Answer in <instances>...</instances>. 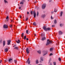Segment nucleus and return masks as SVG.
<instances>
[{
  "label": "nucleus",
  "mask_w": 65,
  "mask_h": 65,
  "mask_svg": "<svg viewBox=\"0 0 65 65\" xmlns=\"http://www.w3.org/2000/svg\"><path fill=\"white\" fill-rule=\"evenodd\" d=\"M43 29L45 31H50L51 28L50 27L47 28L46 26H44L43 27Z\"/></svg>",
  "instance_id": "1"
},
{
  "label": "nucleus",
  "mask_w": 65,
  "mask_h": 65,
  "mask_svg": "<svg viewBox=\"0 0 65 65\" xmlns=\"http://www.w3.org/2000/svg\"><path fill=\"white\" fill-rule=\"evenodd\" d=\"M47 43L46 44V45H49L50 44H51L52 43H53V41H52L51 40H49V39H48L47 40Z\"/></svg>",
  "instance_id": "2"
},
{
  "label": "nucleus",
  "mask_w": 65,
  "mask_h": 65,
  "mask_svg": "<svg viewBox=\"0 0 65 65\" xmlns=\"http://www.w3.org/2000/svg\"><path fill=\"white\" fill-rule=\"evenodd\" d=\"M45 7H46V4H43L42 8L43 9H44L45 8Z\"/></svg>",
  "instance_id": "3"
},
{
  "label": "nucleus",
  "mask_w": 65,
  "mask_h": 65,
  "mask_svg": "<svg viewBox=\"0 0 65 65\" xmlns=\"http://www.w3.org/2000/svg\"><path fill=\"white\" fill-rule=\"evenodd\" d=\"M3 28L4 29H7L8 28V25L6 24H4L3 26Z\"/></svg>",
  "instance_id": "4"
},
{
  "label": "nucleus",
  "mask_w": 65,
  "mask_h": 65,
  "mask_svg": "<svg viewBox=\"0 0 65 65\" xmlns=\"http://www.w3.org/2000/svg\"><path fill=\"white\" fill-rule=\"evenodd\" d=\"M33 14H34V18H36V12H35V11H34L33 12Z\"/></svg>",
  "instance_id": "5"
},
{
  "label": "nucleus",
  "mask_w": 65,
  "mask_h": 65,
  "mask_svg": "<svg viewBox=\"0 0 65 65\" xmlns=\"http://www.w3.org/2000/svg\"><path fill=\"white\" fill-rule=\"evenodd\" d=\"M63 33L61 31H60L58 32V34L60 35H62Z\"/></svg>",
  "instance_id": "6"
},
{
  "label": "nucleus",
  "mask_w": 65,
  "mask_h": 65,
  "mask_svg": "<svg viewBox=\"0 0 65 65\" xmlns=\"http://www.w3.org/2000/svg\"><path fill=\"white\" fill-rule=\"evenodd\" d=\"M11 40H8L7 41V42H8L7 45H10V42H11Z\"/></svg>",
  "instance_id": "7"
},
{
  "label": "nucleus",
  "mask_w": 65,
  "mask_h": 65,
  "mask_svg": "<svg viewBox=\"0 0 65 65\" xmlns=\"http://www.w3.org/2000/svg\"><path fill=\"white\" fill-rule=\"evenodd\" d=\"M26 63H28L29 65L30 64V61L29 60V58H28L26 61Z\"/></svg>",
  "instance_id": "8"
},
{
  "label": "nucleus",
  "mask_w": 65,
  "mask_h": 65,
  "mask_svg": "<svg viewBox=\"0 0 65 65\" xmlns=\"http://www.w3.org/2000/svg\"><path fill=\"white\" fill-rule=\"evenodd\" d=\"M29 50L28 48H27L26 49V52L27 54H29Z\"/></svg>",
  "instance_id": "9"
},
{
  "label": "nucleus",
  "mask_w": 65,
  "mask_h": 65,
  "mask_svg": "<svg viewBox=\"0 0 65 65\" xmlns=\"http://www.w3.org/2000/svg\"><path fill=\"white\" fill-rule=\"evenodd\" d=\"M16 42L17 43H20L21 42L20 41V40H18V41H17V40H16Z\"/></svg>",
  "instance_id": "10"
},
{
  "label": "nucleus",
  "mask_w": 65,
  "mask_h": 65,
  "mask_svg": "<svg viewBox=\"0 0 65 65\" xmlns=\"http://www.w3.org/2000/svg\"><path fill=\"white\" fill-rule=\"evenodd\" d=\"M8 51V48H6L5 49V52H7Z\"/></svg>",
  "instance_id": "11"
},
{
  "label": "nucleus",
  "mask_w": 65,
  "mask_h": 65,
  "mask_svg": "<svg viewBox=\"0 0 65 65\" xmlns=\"http://www.w3.org/2000/svg\"><path fill=\"white\" fill-rule=\"evenodd\" d=\"M3 46H4L5 45V41H4L3 42Z\"/></svg>",
  "instance_id": "12"
},
{
  "label": "nucleus",
  "mask_w": 65,
  "mask_h": 65,
  "mask_svg": "<svg viewBox=\"0 0 65 65\" xmlns=\"http://www.w3.org/2000/svg\"><path fill=\"white\" fill-rule=\"evenodd\" d=\"M47 51H46L44 52V53H46L45 54H43V56H45L46 54H47Z\"/></svg>",
  "instance_id": "13"
},
{
  "label": "nucleus",
  "mask_w": 65,
  "mask_h": 65,
  "mask_svg": "<svg viewBox=\"0 0 65 65\" xmlns=\"http://www.w3.org/2000/svg\"><path fill=\"white\" fill-rule=\"evenodd\" d=\"M14 49H15L16 50H19V48L18 47H16L14 48Z\"/></svg>",
  "instance_id": "14"
},
{
  "label": "nucleus",
  "mask_w": 65,
  "mask_h": 65,
  "mask_svg": "<svg viewBox=\"0 0 65 65\" xmlns=\"http://www.w3.org/2000/svg\"><path fill=\"white\" fill-rule=\"evenodd\" d=\"M54 24H57V20H55L54 21Z\"/></svg>",
  "instance_id": "15"
},
{
  "label": "nucleus",
  "mask_w": 65,
  "mask_h": 65,
  "mask_svg": "<svg viewBox=\"0 0 65 65\" xmlns=\"http://www.w3.org/2000/svg\"><path fill=\"white\" fill-rule=\"evenodd\" d=\"M53 50H54V49L53 48H51L50 49V52L53 51Z\"/></svg>",
  "instance_id": "16"
},
{
  "label": "nucleus",
  "mask_w": 65,
  "mask_h": 65,
  "mask_svg": "<svg viewBox=\"0 0 65 65\" xmlns=\"http://www.w3.org/2000/svg\"><path fill=\"white\" fill-rule=\"evenodd\" d=\"M45 17V14L42 15L41 16V17L42 18H44V17Z\"/></svg>",
  "instance_id": "17"
},
{
  "label": "nucleus",
  "mask_w": 65,
  "mask_h": 65,
  "mask_svg": "<svg viewBox=\"0 0 65 65\" xmlns=\"http://www.w3.org/2000/svg\"><path fill=\"white\" fill-rule=\"evenodd\" d=\"M9 27L10 28H12V27H13V26H12V25L10 24L9 25Z\"/></svg>",
  "instance_id": "18"
},
{
  "label": "nucleus",
  "mask_w": 65,
  "mask_h": 65,
  "mask_svg": "<svg viewBox=\"0 0 65 65\" xmlns=\"http://www.w3.org/2000/svg\"><path fill=\"white\" fill-rule=\"evenodd\" d=\"M8 21H9V19H6V20H5V23H7V22H8Z\"/></svg>",
  "instance_id": "19"
},
{
  "label": "nucleus",
  "mask_w": 65,
  "mask_h": 65,
  "mask_svg": "<svg viewBox=\"0 0 65 65\" xmlns=\"http://www.w3.org/2000/svg\"><path fill=\"white\" fill-rule=\"evenodd\" d=\"M45 39H46L45 37H43L42 38V39L41 40H45Z\"/></svg>",
  "instance_id": "20"
},
{
  "label": "nucleus",
  "mask_w": 65,
  "mask_h": 65,
  "mask_svg": "<svg viewBox=\"0 0 65 65\" xmlns=\"http://www.w3.org/2000/svg\"><path fill=\"white\" fill-rule=\"evenodd\" d=\"M60 16L61 17H62V14H63V12L61 11L60 12Z\"/></svg>",
  "instance_id": "21"
},
{
  "label": "nucleus",
  "mask_w": 65,
  "mask_h": 65,
  "mask_svg": "<svg viewBox=\"0 0 65 65\" xmlns=\"http://www.w3.org/2000/svg\"><path fill=\"white\" fill-rule=\"evenodd\" d=\"M37 52L39 54H41V51H40V50L37 51Z\"/></svg>",
  "instance_id": "22"
},
{
  "label": "nucleus",
  "mask_w": 65,
  "mask_h": 65,
  "mask_svg": "<svg viewBox=\"0 0 65 65\" xmlns=\"http://www.w3.org/2000/svg\"><path fill=\"white\" fill-rule=\"evenodd\" d=\"M20 4H24V2H21L20 3Z\"/></svg>",
  "instance_id": "23"
},
{
  "label": "nucleus",
  "mask_w": 65,
  "mask_h": 65,
  "mask_svg": "<svg viewBox=\"0 0 65 65\" xmlns=\"http://www.w3.org/2000/svg\"><path fill=\"white\" fill-rule=\"evenodd\" d=\"M41 37H43V36H44V35L43 33L41 34Z\"/></svg>",
  "instance_id": "24"
},
{
  "label": "nucleus",
  "mask_w": 65,
  "mask_h": 65,
  "mask_svg": "<svg viewBox=\"0 0 65 65\" xmlns=\"http://www.w3.org/2000/svg\"><path fill=\"white\" fill-rule=\"evenodd\" d=\"M33 25L34 26H36V23L35 22H34L33 23Z\"/></svg>",
  "instance_id": "25"
},
{
  "label": "nucleus",
  "mask_w": 65,
  "mask_h": 65,
  "mask_svg": "<svg viewBox=\"0 0 65 65\" xmlns=\"http://www.w3.org/2000/svg\"><path fill=\"white\" fill-rule=\"evenodd\" d=\"M63 25L64 24H60V27H62V26H63Z\"/></svg>",
  "instance_id": "26"
},
{
  "label": "nucleus",
  "mask_w": 65,
  "mask_h": 65,
  "mask_svg": "<svg viewBox=\"0 0 65 65\" xmlns=\"http://www.w3.org/2000/svg\"><path fill=\"white\" fill-rule=\"evenodd\" d=\"M21 37L23 38L24 37V33H22L21 35Z\"/></svg>",
  "instance_id": "27"
},
{
  "label": "nucleus",
  "mask_w": 65,
  "mask_h": 65,
  "mask_svg": "<svg viewBox=\"0 0 65 65\" xmlns=\"http://www.w3.org/2000/svg\"><path fill=\"white\" fill-rule=\"evenodd\" d=\"M4 2L5 3H8V2L7 1H6V0H4Z\"/></svg>",
  "instance_id": "28"
},
{
  "label": "nucleus",
  "mask_w": 65,
  "mask_h": 65,
  "mask_svg": "<svg viewBox=\"0 0 65 65\" xmlns=\"http://www.w3.org/2000/svg\"><path fill=\"white\" fill-rule=\"evenodd\" d=\"M12 59L10 58L9 59V62H10V61H12Z\"/></svg>",
  "instance_id": "29"
},
{
  "label": "nucleus",
  "mask_w": 65,
  "mask_h": 65,
  "mask_svg": "<svg viewBox=\"0 0 65 65\" xmlns=\"http://www.w3.org/2000/svg\"><path fill=\"white\" fill-rule=\"evenodd\" d=\"M36 64H38L39 63V62H38V60H36Z\"/></svg>",
  "instance_id": "30"
},
{
  "label": "nucleus",
  "mask_w": 65,
  "mask_h": 65,
  "mask_svg": "<svg viewBox=\"0 0 65 65\" xmlns=\"http://www.w3.org/2000/svg\"><path fill=\"white\" fill-rule=\"evenodd\" d=\"M40 59H41V60L42 61H43V58H42V57H41Z\"/></svg>",
  "instance_id": "31"
},
{
  "label": "nucleus",
  "mask_w": 65,
  "mask_h": 65,
  "mask_svg": "<svg viewBox=\"0 0 65 65\" xmlns=\"http://www.w3.org/2000/svg\"><path fill=\"white\" fill-rule=\"evenodd\" d=\"M58 60L59 61H61V59L60 57H59L58 58Z\"/></svg>",
  "instance_id": "32"
},
{
  "label": "nucleus",
  "mask_w": 65,
  "mask_h": 65,
  "mask_svg": "<svg viewBox=\"0 0 65 65\" xmlns=\"http://www.w3.org/2000/svg\"><path fill=\"white\" fill-rule=\"evenodd\" d=\"M57 11V10L56 9H55L54 10V12H56Z\"/></svg>",
  "instance_id": "33"
},
{
  "label": "nucleus",
  "mask_w": 65,
  "mask_h": 65,
  "mask_svg": "<svg viewBox=\"0 0 65 65\" xmlns=\"http://www.w3.org/2000/svg\"><path fill=\"white\" fill-rule=\"evenodd\" d=\"M30 13L31 15L33 14V11H32L30 12Z\"/></svg>",
  "instance_id": "34"
},
{
  "label": "nucleus",
  "mask_w": 65,
  "mask_h": 65,
  "mask_svg": "<svg viewBox=\"0 0 65 65\" xmlns=\"http://www.w3.org/2000/svg\"><path fill=\"white\" fill-rule=\"evenodd\" d=\"M53 63L54 64V65H56V62H54Z\"/></svg>",
  "instance_id": "35"
},
{
  "label": "nucleus",
  "mask_w": 65,
  "mask_h": 65,
  "mask_svg": "<svg viewBox=\"0 0 65 65\" xmlns=\"http://www.w3.org/2000/svg\"><path fill=\"white\" fill-rule=\"evenodd\" d=\"M38 14H39V12H38V11H37V17H38Z\"/></svg>",
  "instance_id": "36"
},
{
  "label": "nucleus",
  "mask_w": 65,
  "mask_h": 65,
  "mask_svg": "<svg viewBox=\"0 0 65 65\" xmlns=\"http://www.w3.org/2000/svg\"><path fill=\"white\" fill-rule=\"evenodd\" d=\"M52 55H53V54L52 53H51V54H49V56H52Z\"/></svg>",
  "instance_id": "37"
},
{
  "label": "nucleus",
  "mask_w": 65,
  "mask_h": 65,
  "mask_svg": "<svg viewBox=\"0 0 65 65\" xmlns=\"http://www.w3.org/2000/svg\"><path fill=\"white\" fill-rule=\"evenodd\" d=\"M4 62H5V63H6L7 62V60H5L4 61Z\"/></svg>",
  "instance_id": "38"
},
{
  "label": "nucleus",
  "mask_w": 65,
  "mask_h": 65,
  "mask_svg": "<svg viewBox=\"0 0 65 65\" xmlns=\"http://www.w3.org/2000/svg\"><path fill=\"white\" fill-rule=\"evenodd\" d=\"M9 19V17H8V16H7V17H6V19Z\"/></svg>",
  "instance_id": "39"
},
{
  "label": "nucleus",
  "mask_w": 65,
  "mask_h": 65,
  "mask_svg": "<svg viewBox=\"0 0 65 65\" xmlns=\"http://www.w3.org/2000/svg\"><path fill=\"white\" fill-rule=\"evenodd\" d=\"M26 39V36H24V39Z\"/></svg>",
  "instance_id": "40"
},
{
  "label": "nucleus",
  "mask_w": 65,
  "mask_h": 65,
  "mask_svg": "<svg viewBox=\"0 0 65 65\" xmlns=\"http://www.w3.org/2000/svg\"><path fill=\"white\" fill-rule=\"evenodd\" d=\"M28 18H26V21H28Z\"/></svg>",
  "instance_id": "41"
},
{
  "label": "nucleus",
  "mask_w": 65,
  "mask_h": 65,
  "mask_svg": "<svg viewBox=\"0 0 65 65\" xmlns=\"http://www.w3.org/2000/svg\"><path fill=\"white\" fill-rule=\"evenodd\" d=\"M16 46V44H15L13 46V47H15V46Z\"/></svg>",
  "instance_id": "42"
},
{
  "label": "nucleus",
  "mask_w": 65,
  "mask_h": 65,
  "mask_svg": "<svg viewBox=\"0 0 65 65\" xmlns=\"http://www.w3.org/2000/svg\"><path fill=\"white\" fill-rule=\"evenodd\" d=\"M14 62H15V63H17V60H14Z\"/></svg>",
  "instance_id": "43"
},
{
  "label": "nucleus",
  "mask_w": 65,
  "mask_h": 65,
  "mask_svg": "<svg viewBox=\"0 0 65 65\" xmlns=\"http://www.w3.org/2000/svg\"><path fill=\"white\" fill-rule=\"evenodd\" d=\"M28 30H26V32L27 34H28Z\"/></svg>",
  "instance_id": "44"
},
{
  "label": "nucleus",
  "mask_w": 65,
  "mask_h": 65,
  "mask_svg": "<svg viewBox=\"0 0 65 65\" xmlns=\"http://www.w3.org/2000/svg\"><path fill=\"white\" fill-rule=\"evenodd\" d=\"M2 40H0V43H1L2 42Z\"/></svg>",
  "instance_id": "45"
},
{
  "label": "nucleus",
  "mask_w": 65,
  "mask_h": 65,
  "mask_svg": "<svg viewBox=\"0 0 65 65\" xmlns=\"http://www.w3.org/2000/svg\"><path fill=\"white\" fill-rule=\"evenodd\" d=\"M55 25H52V27H55Z\"/></svg>",
  "instance_id": "46"
},
{
  "label": "nucleus",
  "mask_w": 65,
  "mask_h": 65,
  "mask_svg": "<svg viewBox=\"0 0 65 65\" xmlns=\"http://www.w3.org/2000/svg\"><path fill=\"white\" fill-rule=\"evenodd\" d=\"M51 19H53V18H52V16H51Z\"/></svg>",
  "instance_id": "47"
},
{
  "label": "nucleus",
  "mask_w": 65,
  "mask_h": 65,
  "mask_svg": "<svg viewBox=\"0 0 65 65\" xmlns=\"http://www.w3.org/2000/svg\"><path fill=\"white\" fill-rule=\"evenodd\" d=\"M19 9H21V7H20L19 8Z\"/></svg>",
  "instance_id": "48"
},
{
  "label": "nucleus",
  "mask_w": 65,
  "mask_h": 65,
  "mask_svg": "<svg viewBox=\"0 0 65 65\" xmlns=\"http://www.w3.org/2000/svg\"><path fill=\"white\" fill-rule=\"evenodd\" d=\"M27 14H29V12H27Z\"/></svg>",
  "instance_id": "49"
},
{
  "label": "nucleus",
  "mask_w": 65,
  "mask_h": 65,
  "mask_svg": "<svg viewBox=\"0 0 65 65\" xmlns=\"http://www.w3.org/2000/svg\"><path fill=\"white\" fill-rule=\"evenodd\" d=\"M21 17H22V16H21V15H20V18L21 19Z\"/></svg>",
  "instance_id": "50"
},
{
  "label": "nucleus",
  "mask_w": 65,
  "mask_h": 65,
  "mask_svg": "<svg viewBox=\"0 0 65 65\" xmlns=\"http://www.w3.org/2000/svg\"><path fill=\"white\" fill-rule=\"evenodd\" d=\"M51 61V59H50L49 60V62H50V61Z\"/></svg>",
  "instance_id": "51"
},
{
  "label": "nucleus",
  "mask_w": 65,
  "mask_h": 65,
  "mask_svg": "<svg viewBox=\"0 0 65 65\" xmlns=\"http://www.w3.org/2000/svg\"><path fill=\"white\" fill-rule=\"evenodd\" d=\"M26 40H29V39L28 38H26Z\"/></svg>",
  "instance_id": "52"
},
{
  "label": "nucleus",
  "mask_w": 65,
  "mask_h": 65,
  "mask_svg": "<svg viewBox=\"0 0 65 65\" xmlns=\"http://www.w3.org/2000/svg\"><path fill=\"white\" fill-rule=\"evenodd\" d=\"M34 35H35L34 36V37H35V36H36V34H35Z\"/></svg>",
  "instance_id": "53"
},
{
  "label": "nucleus",
  "mask_w": 65,
  "mask_h": 65,
  "mask_svg": "<svg viewBox=\"0 0 65 65\" xmlns=\"http://www.w3.org/2000/svg\"><path fill=\"white\" fill-rule=\"evenodd\" d=\"M52 2V0H50L49 1V2Z\"/></svg>",
  "instance_id": "54"
},
{
  "label": "nucleus",
  "mask_w": 65,
  "mask_h": 65,
  "mask_svg": "<svg viewBox=\"0 0 65 65\" xmlns=\"http://www.w3.org/2000/svg\"><path fill=\"white\" fill-rule=\"evenodd\" d=\"M2 62V60H1L0 61V63H1Z\"/></svg>",
  "instance_id": "55"
},
{
  "label": "nucleus",
  "mask_w": 65,
  "mask_h": 65,
  "mask_svg": "<svg viewBox=\"0 0 65 65\" xmlns=\"http://www.w3.org/2000/svg\"><path fill=\"white\" fill-rule=\"evenodd\" d=\"M50 65H52V63H50Z\"/></svg>",
  "instance_id": "56"
},
{
  "label": "nucleus",
  "mask_w": 65,
  "mask_h": 65,
  "mask_svg": "<svg viewBox=\"0 0 65 65\" xmlns=\"http://www.w3.org/2000/svg\"><path fill=\"white\" fill-rule=\"evenodd\" d=\"M16 20L18 21V19H16Z\"/></svg>",
  "instance_id": "57"
},
{
  "label": "nucleus",
  "mask_w": 65,
  "mask_h": 65,
  "mask_svg": "<svg viewBox=\"0 0 65 65\" xmlns=\"http://www.w3.org/2000/svg\"><path fill=\"white\" fill-rule=\"evenodd\" d=\"M26 28H27V26H25V29H26Z\"/></svg>",
  "instance_id": "58"
},
{
  "label": "nucleus",
  "mask_w": 65,
  "mask_h": 65,
  "mask_svg": "<svg viewBox=\"0 0 65 65\" xmlns=\"http://www.w3.org/2000/svg\"><path fill=\"white\" fill-rule=\"evenodd\" d=\"M22 1H24V0H22Z\"/></svg>",
  "instance_id": "59"
},
{
  "label": "nucleus",
  "mask_w": 65,
  "mask_h": 65,
  "mask_svg": "<svg viewBox=\"0 0 65 65\" xmlns=\"http://www.w3.org/2000/svg\"><path fill=\"white\" fill-rule=\"evenodd\" d=\"M51 13H53V12H51Z\"/></svg>",
  "instance_id": "60"
},
{
  "label": "nucleus",
  "mask_w": 65,
  "mask_h": 65,
  "mask_svg": "<svg viewBox=\"0 0 65 65\" xmlns=\"http://www.w3.org/2000/svg\"><path fill=\"white\" fill-rule=\"evenodd\" d=\"M38 65H42V64H39Z\"/></svg>",
  "instance_id": "61"
},
{
  "label": "nucleus",
  "mask_w": 65,
  "mask_h": 65,
  "mask_svg": "<svg viewBox=\"0 0 65 65\" xmlns=\"http://www.w3.org/2000/svg\"><path fill=\"white\" fill-rule=\"evenodd\" d=\"M11 22H12V20H11Z\"/></svg>",
  "instance_id": "62"
},
{
  "label": "nucleus",
  "mask_w": 65,
  "mask_h": 65,
  "mask_svg": "<svg viewBox=\"0 0 65 65\" xmlns=\"http://www.w3.org/2000/svg\"><path fill=\"white\" fill-rule=\"evenodd\" d=\"M18 6H19V4H18Z\"/></svg>",
  "instance_id": "63"
},
{
  "label": "nucleus",
  "mask_w": 65,
  "mask_h": 65,
  "mask_svg": "<svg viewBox=\"0 0 65 65\" xmlns=\"http://www.w3.org/2000/svg\"><path fill=\"white\" fill-rule=\"evenodd\" d=\"M28 1H29V0H28Z\"/></svg>",
  "instance_id": "64"
}]
</instances>
